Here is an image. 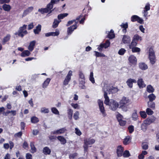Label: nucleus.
I'll list each match as a JSON object with an SVG mask.
<instances>
[{"instance_id": "obj_1", "label": "nucleus", "mask_w": 159, "mask_h": 159, "mask_svg": "<svg viewBox=\"0 0 159 159\" xmlns=\"http://www.w3.org/2000/svg\"><path fill=\"white\" fill-rule=\"evenodd\" d=\"M129 102L130 100L128 98L123 97L119 102V108H121L123 110H126Z\"/></svg>"}, {"instance_id": "obj_2", "label": "nucleus", "mask_w": 159, "mask_h": 159, "mask_svg": "<svg viewBox=\"0 0 159 159\" xmlns=\"http://www.w3.org/2000/svg\"><path fill=\"white\" fill-rule=\"evenodd\" d=\"M78 75L79 78L80 79L79 80L80 87L81 89H85L86 87L85 85V78L84 74L80 70L79 71Z\"/></svg>"}, {"instance_id": "obj_3", "label": "nucleus", "mask_w": 159, "mask_h": 159, "mask_svg": "<svg viewBox=\"0 0 159 159\" xmlns=\"http://www.w3.org/2000/svg\"><path fill=\"white\" fill-rule=\"evenodd\" d=\"M95 140L94 139L89 138L84 140V144L83 146L85 152H88V145L94 143Z\"/></svg>"}, {"instance_id": "obj_4", "label": "nucleus", "mask_w": 159, "mask_h": 159, "mask_svg": "<svg viewBox=\"0 0 159 159\" xmlns=\"http://www.w3.org/2000/svg\"><path fill=\"white\" fill-rule=\"evenodd\" d=\"M27 25H24L22 26L19 28L18 32L15 33V35H18V36L23 38L24 36L28 34L27 31L26 30Z\"/></svg>"}, {"instance_id": "obj_5", "label": "nucleus", "mask_w": 159, "mask_h": 159, "mask_svg": "<svg viewBox=\"0 0 159 159\" xmlns=\"http://www.w3.org/2000/svg\"><path fill=\"white\" fill-rule=\"evenodd\" d=\"M53 6L51 3H48L47 6V7L45 8H41L38 10V11L40 12L41 14L44 13H47L49 12V13H51L52 11L51 10L53 8Z\"/></svg>"}, {"instance_id": "obj_6", "label": "nucleus", "mask_w": 159, "mask_h": 159, "mask_svg": "<svg viewBox=\"0 0 159 159\" xmlns=\"http://www.w3.org/2000/svg\"><path fill=\"white\" fill-rule=\"evenodd\" d=\"M72 71L70 70L65 77L63 82V87L67 85L71 79V77L72 75Z\"/></svg>"}, {"instance_id": "obj_7", "label": "nucleus", "mask_w": 159, "mask_h": 159, "mask_svg": "<svg viewBox=\"0 0 159 159\" xmlns=\"http://www.w3.org/2000/svg\"><path fill=\"white\" fill-rule=\"evenodd\" d=\"M108 105L109 106V108L111 110L115 111L118 108L119 104L116 101L113 99H111L110 104Z\"/></svg>"}, {"instance_id": "obj_8", "label": "nucleus", "mask_w": 159, "mask_h": 159, "mask_svg": "<svg viewBox=\"0 0 159 159\" xmlns=\"http://www.w3.org/2000/svg\"><path fill=\"white\" fill-rule=\"evenodd\" d=\"M98 102L100 111L103 117H105L106 116L107 114L105 112V108L103 106V102L101 100L98 99Z\"/></svg>"}, {"instance_id": "obj_9", "label": "nucleus", "mask_w": 159, "mask_h": 159, "mask_svg": "<svg viewBox=\"0 0 159 159\" xmlns=\"http://www.w3.org/2000/svg\"><path fill=\"white\" fill-rule=\"evenodd\" d=\"M131 20L133 22L137 21L140 24H143V19L136 15H134L131 17Z\"/></svg>"}, {"instance_id": "obj_10", "label": "nucleus", "mask_w": 159, "mask_h": 159, "mask_svg": "<svg viewBox=\"0 0 159 159\" xmlns=\"http://www.w3.org/2000/svg\"><path fill=\"white\" fill-rule=\"evenodd\" d=\"M128 60L129 62L134 66L137 64V59L136 57L133 55H131L129 57Z\"/></svg>"}, {"instance_id": "obj_11", "label": "nucleus", "mask_w": 159, "mask_h": 159, "mask_svg": "<svg viewBox=\"0 0 159 159\" xmlns=\"http://www.w3.org/2000/svg\"><path fill=\"white\" fill-rule=\"evenodd\" d=\"M124 150V148L121 145H119L117 147L116 153L118 157H121L122 156Z\"/></svg>"}, {"instance_id": "obj_12", "label": "nucleus", "mask_w": 159, "mask_h": 159, "mask_svg": "<svg viewBox=\"0 0 159 159\" xmlns=\"http://www.w3.org/2000/svg\"><path fill=\"white\" fill-rule=\"evenodd\" d=\"M137 81L136 80L133 79L129 78L126 81V83L128 87L131 88L133 86V83H136Z\"/></svg>"}, {"instance_id": "obj_13", "label": "nucleus", "mask_w": 159, "mask_h": 159, "mask_svg": "<svg viewBox=\"0 0 159 159\" xmlns=\"http://www.w3.org/2000/svg\"><path fill=\"white\" fill-rule=\"evenodd\" d=\"M131 41L129 36L127 35H124L122 39V41L124 44H129Z\"/></svg>"}, {"instance_id": "obj_14", "label": "nucleus", "mask_w": 159, "mask_h": 159, "mask_svg": "<svg viewBox=\"0 0 159 159\" xmlns=\"http://www.w3.org/2000/svg\"><path fill=\"white\" fill-rule=\"evenodd\" d=\"M77 28L76 23L75 25H72L67 28V34L70 35L72 33L74 30L76 29Z\"/></svg>"}, {"instance_id": "obj_15", "label": "nucleus", "mask_w": 159, "mask_h": 159, "mask_svg": "<svg viewBox=\"0 0 159 159\" xmlns=\"http://www.w3.org/2000/svg\"><path fill=\"white\" fill-rule=\"evenodd\" d=\"M67 130L66 128L64 127L54 131L52 132V134H61L64 133Z\"/></svg>"}, {"instance_id": "obj_16", "label": "nucleus", "mask_w": 159, "mask_h": 159, "mask_svg": "<svg viewBox=\"0 0 159 159\" xmlns=\"http://www.w3.org/2000/svg\"><path fill=\"white\" fill-rule=\"evenodd\" d=\"M155 119L156 118L154 116H152L150 117L147 118L144 121L149 125L154 122L155 120Z\"/></svg>"}, {"instance_id": "obj_17", "label": "nucleus", "mask_w": 159, "mask_h": 159, "mask_svg": "<svg viewBox=\"0 0 159 159\" xmlns=\"http://www.w3.org/2000/svg\"><path fill=\"white\" fill-rule=\"evenodd\" d=\"M104 97L105 98L104 103L106 105H108L110 104V100L107 95V93L105 91H104Z\"/></svg>"}, {"instance_id": "obj_18", "label": "nucleus", "mask_w": 159, "mask_h": 159, "mask_svg": "<svg viewBox=\"0 0 159 159\" xmlns=\"http://www.w3.org/2000/svg\"><path fill=\"white\" fill-rule=\"evenodd\" d=\"M36 43V42L35 40H33L30 42L28 48L30 51L32 52L34 50Z\"/></svg>"}, {"instance_id": "obj_19", "label": "nucleus", "mask_w": 159, "mask_h": 159, "mask_svg": "<svg viewBox=\"0 0 159 159\" xmlns=\"http://www.w3.org/2000/svg\"><path fill=\"white\" fill-rule=\"evenodd\" d=\"M119 90V89L117 87L112 86L109 89L108 92H109V94L111 93L113 94L117 93L118 91Z\"/></svg>"}, {"instance_id": "obj_20", "label": "nucleus", "mask_w": 159, "mask_h": 159, "mask_svg": "<svg viewBox=\"0 0 159 159\" xmlns=\"http://www.w3.org/2000/svg\"><path fill=\"white\" fill-rule=\"evenodd\" d=\"M131 138L129 136H127L124 139L123 143L124 145H126L129 144L131 142Z\"/></svg>"}, {"instance_id": "obj_21", "label": "nucleus", "mask_w": 159, "mask_h": 159, "mask_svg": "<svg viewBox=\"0 0 159 159\" xmlns=\"http://www.w3.org/2000/svg\"><path fill=\"white\" fill-rule=\"evenodd\" d=\"M51 150L48 147H45L43 150V152L45 155H50L51 153Z\"/></svg>"}, {"instance_id": "obj_22", "label": "nucleus", "mask_w": 159, "mask_h": 159, "mask_svg": "<svg viewBox=\"0 0 159 159\" xmlns=\"http://www.w3.org/2000/svg\"><path fill=\"white\" fill-rule=\"evenodd\" d=\"M34 8L32 7H28L26 10H25L24 11L22 16H25L27 15L30 12L32 11L33 10Z\"/></svg>"}, {"instance_id": "obj_23", "label": "nucleus", "mask_w": 159, "mask_h": 159, "mask_svg": "<svg viewBox=\"0 0 159 159\" xmlns=\"http://www.w3.org/2000/svg\"><path fill=\"white\" fill-rule=\"evenodd\" d=\"M57 138L62 144H65L66 143V139L63 136H58Z\"/></svg>"}, {"instance_id": "obj_24", "label": "nucleus", "mask_w": 159, "mask_h": 159, "mask_svg": "<svg viewBox=\"0 0 159 159\" xmlns=\"http://www.w3.org/2000/svg\"><path fill=\"white\" fill-rule=\"evenodd\" d=\"M11 37V35L9 34H7L6 36L4 37L2 41V43L3 45L5 44L6 42L8 41Z\"/></svg>"}, {"instance_id": "obj_25", "label": "nucleus", "mask_w": 159, "mask_h": 159, "mask_svg": "<svg viewBox=\"0 0 159 159\" xmlns=\"http://www.w3.org/2000/svg\"><path fill=\"white\" fill-rule=\"evenodd\" d=\"M41 29V25L39 24L36 28L34 30V32L35 34H39L40 32Z\"/></svg>"}, {"instance_id": "obj_26", "label": "nucleus", "mask_w": 159, "mask_h": 159, "mask_svg": "<svg viewBox=\"0 0 159 159\" xmlns=\"http://www.w3.org/2000/svg\"><path fill=\"white\" fill-rule=\"evenodd\" d=\"M137 83L140 88L144 87L146 86L144 84L142 79H139Z\"/></svg>"}, {"instance_id": "obj_27", "label": "nucleus", "mask_w": 159, "mask_h": 159, "mask_svg": "<svg viewBox=\"0 0 159 159\" xmlns=\"http://www.w3.org/2000/svg\"><path fill=\"white\" fill-rule=\"evenodd\" d=\"M51 80V79L49 78H47L46 80L42 84V87L43 88H47Z\"/></svg>"}, {"instance_id": "obj_28", "label": "nucleus", "mask_w": 159, "mask_h": 159, "mask_svg": "<svg viewBox=\"0 0 159 159\" xmlns=\"http://www.w3.org/2000/svg\"><path fill=\"white\" fill-rule=\"evenodd\" d=\"M3 9L6 11H9L11 9V7L9 5L4 4L2 6Z\"/></svg>"}, {"instance_id": "obj_29", "label": "nucleus", "mask_w": 159, "mask_h": 159, "mask_svg": "<svg viewBox=\"0 0 159 159\" xmlns=\"http://www.w3.org/2000/svg\"><path fill=\"white\" fill-rule=\"evenodd\" d=\"M115 37V34L114 33V31L112 30H111L107 35V37L110 39L114 38Z\"/></svg>"}, {"instance_id": "obj_30", "label": "nucleus", "mask_w": 159, "mask_h": 159, "mask_svg": "<svg viewBox=\"0 0 159 159\" xmlns=\"http://www.w3.org/2000/svg\"><path fill=\"white\" fill-rule=\"evenodd\" d=\"M73 111L71 109L67 110V115L69 119L71 120L72 118Z\"/></svg>"}, {"instance_id": "obj_31", "label": "nucleus", "mask_w": 159, "mask_h": 159, "mask_svg": "<svg viewBox=\"0 0 159 159\" xmlns=\"http://www.w3.org/2000/svg\"><path fill=\"white\" fill-rule=\"evenodd\" d=\"M139 68L143 70H146L148 68V66L146 64L144 63H141L139 64Z\"/></svg>"}, {"instance_id": "obj_32", "label": "nucleus", "mask_w": 159, "mask_h": 159, "mask_svg": "<svg viewBox=\"0 0 159 159\" xmlns=\"http://www.w3.org/2000/svg\"><path fill=\"white\" fill-rule=\"evenodd\" d=\"M61 21V20H58L57 19H55L54 20V22L53 23L52 27L53 28L55 29L58 26V25Z\"/></svg>"}, {"instance_id": "obj_33", "label": "nucleus", "mask_w": 159, "mask_h": 159, "mask_svg": "<svg viewBox=\"0 0 159 159\" xmlns=\"http://www.w3.org/2000/svg\"><path fill=\"white\" fill-rule=\"evenodd\" d=\"M39 121V118L35 116H33L31 118V122L32 123L36 124L38 123Z\"/></svg>"}, {"instance_id": "obj_34", "label": "nucleus", "mask_w": 159, "mask_h": 159, "mask_svg": "<svg viewBox=\"0 0 159 159\" xmlns=\"http://www.w3.org/2000/svg\"><path fill=\"white\" fill-rule=\"evenodd\" d=\"M148 125L144 121L141 126V129L143 131H145L147 130Z\"/></svg>"}, {"instance_id": "obj_35", "label": "nucleus", "mask_w": 159, "mask_h": 159, "mask_svg": "<svg viewBox=\"0 0 159 159\" xmlns=\"http://www.w3.org/2000/svg\"><path fill=\"white\" fill-rule=\"evenodd\" d=\"M30 51L26 50L23 51L21 54V56L22 57H25L26 56H28L30 54Z\"/></svg>"}, {"instance_id": "obj_36", "label": "nucleus", "mask_w": 159, "mask_h": 159, "mask_svg": "<svg viewBox=\"0 0 159 159\" xmlns=\"http://www.w3.org/2000/svg\"><path fill=\"white\" fill-rule=\"evenodd\" d=\"M147 90L149 93H152L154 91V89L151 85H148L147 86Z\"/></svg>"}, {"instance_id": "obj_37", "label": "nucleus", "mask_w": 159, "mask_h": 159, "mask_svg": "<svg viewBox=\"0 0 159 159\" xmlns=\"http://www.w3.org/2000/svg\"><path fill=\"white\" fill-rule=\"evenodd\" d=\"M148 152L146 151H143L142 153L138 156V158L139 159H143L144 157V155L147 154Z\"/></svg>"}, {"instance_id": "obj_38", "label": "nucleus", "mask_w": 159, "mask_h": 159, "mask_svg": "<svg viewBox=\"0 0 159 159\" xmlns=\"http://www.w3.org/2000/svg\"><path fill=\"white\" fill-rule=\"evenodd\" d=\"M30 146L31 150V152L32 153L35 152H36L37 149L34 146V143L31 142L30 143Z\"/></svg>"}, {"instance_id": "obj_39", "label": "nucleus", "mask_w": 159, "mask_h": 159, "mask_svg": "<svg viewBox=\"0 0 159 159\" xmlns=\"http://www.w3.org/2000/svg\"><path fill=\"white\" fill-rule=\"evenodd\" d=\"M68 15L67 13H64L60 14L58 15L57 18L58 20H61L63 19L65 17L67 16Z\"/></svg>"}, {"instance_id": "obj_40", "label": "nucleus", "mask_w": 159, "mask_h": 159, "mask_svg": "<svg viewBox=\"0 0 159 159\" xmlns=\"http://www.w3.org/2000/svg\"><path fill=\"white\" fill-rule=\"evenodd\" d=\"M132 39L138 42V41L139 40L140 41H141L142 39V37L139 36L138 34H136L134 36Z\"/></svg>"}, {"instance_id": "obj_41", "label": "nucleus", "mask_w": 159, "mask_h": 159, "mask_svg": "<svg viewBox=\"0 0 159 159\" xmlns=\"http://www.w3.org/2000/svg\"><path fill=\"white\" fill-rule=\"evenodd\" d=\"M120 26L122 28H123V31L124 32H126V29L128 28V24L127 23H126L125 24L123 23L120 25Z\"/></svg>"}, {"instance_id": "obj_42", "label": "nucleus", "mask_w": 159, "mask_h": 159, "mask_svg": "<svg viewBox=\"0 0 159 159\" xmlns=\"http://www.w3.org/2000/svg\"><path fill=\"white\" fill-rule=\"evenodd\" d=\"M148 106L149 107L152 108L153 110L155 109V104L153 101H149L148 102Z\"/></svg>"}, {"instance_id": "obj_43", "label": "nucleus", "mask_w": 159, "mask_h": 159, "mask_svg": "<svg viewBox=\"0 0 159 159\" xmlns=\"http://www.w3.org/2000/svg\"><path fill=\"white\" fill-rule=\"evenodd\" d=\"M138 42L132 39L131 43L129 45V48H132L135 47L138 44Z\"/></svg>"}, {"instance_id": "obj_44", "label": "nucleus", "mask_w": 159, "mask_h": 159, "mask_svg": "<svg viewBox=\"0 0 159 159\" xmlns=\"http://www.w3.org/2000/svg\"><path fill=\"white\" fill-rule=\"evenodd\" d=\"M148 98L149 99V101H153L155 99L156 97L153 93H152L148 96Z\"/></svg>"}, {"instance_id": "obj_45", "label": "nucleus", "mask_w": 159, "mask_h": 159, "mask_svg": "<svg viewBox=\"0 0 159 159\" xmlns=\"http://www.w3.org/2000/svg\"><path fill=\"white\" fill-rule=\"evenodd\" d=\"M155 52L153 49L150 48L149 50V57H155Z\"/></svg>"}, {"instance_id": "obj_46", "label": "nucleus", "mask_w": 159, "mask_h": 159, "mask_svg": "<svg viewBox=\"0 0 159 159\" xmlns=\"http://www.w3.org/2000/svg\"><path fill=\"white\" fill-rule=\"evenodd\" d=\"M89 80L90 81L93 83H95V80L93 77V72L91 71L90 73V76L89 77Z\"/></svg>"}, {"instance_id": "obj_47", "label": "nucleus", "mask_w": 159, "mask_h": 159, "mask_svg": "<svg viewBox=\"0 0 159 159\" xmlns=\"http://www.w3.org/2000/svg\"><path fill=\"white\" fill-rule=\"evenodd\" d=\"M124 157H128L131 156V155L128 150H125L123 152V155Z\"/></svg>"}, {"instance_id": "obj_48", "label": "nucleus", "mask_w": 159, "mask_h": 159, "mask_svg": "<svg viewBox=\"0 0 159 159\" xmlns=\"http://www.w3.org/2000/svg\"><path fill=\"white\" fill-rule=\"evenodd\" d=\"M134 112L132 114V117L133 120L134 121L136 120L137 119L138 116L137 113V111L134 110Z\"/></svg>"}, {"instance_id": "obj_49", "label": "nucleus", "mask_w": 159, "mask_h": 159, "mask_svg": "<svg viewBox=\"0 0 159 159\" xmlns=\"http://www.w3.org/2000/svg\"><path fill=\"white\" fill-rule=\"evenodd\" d=\"M94 52L95 53V56L97 57H105V55L101 53L98 52L94 51Z\"/></svg>"}, {"instance_id": "obj_50", "label": "nucleus", "mask_w": 159, "mask_h": 159, "mask_svg": "<svg viewBox=\"0 0 159 159\" xmlns=\"http://www.w3.org/2000/svg\"><path fill=\"white\" fill-rule=\"evenodd\" d=\"M79 113L78 111H76L74 114L73 118L75 120H77L79 119Z\"/></svg>"}, {"instance_id": "obj_51", "label": "nucleus", "mask_w": 159, "mask_h": 159, "mask_svg": "<svg viewBox=\"0 0 159 159\" xmlns=\"http://www.w3.org/2000/svg\"><path fill=\"white\" fill-rule=\"evenodd\" d=\"M129 132L130 134L132 133L134 130V126L133 125H129L128 128Z\"/></svg>"}, {"instance_id": "obj_52", "label": "nucleus", "mask_w": 159, "mask_h": 159, "mask_svg": "<svg viewBox=\"0 0 159 159\" xmlns=\"http://www.w3.org/2000/svg\"><path fill=\"white\" fill-rule=\"evenodd\" d=\"M126 52V50L124 48H121L119 50L118 53L120 55H123Z\"/></svg>"}, {"instance_id": "obj_53", "label": "nucleus", "mask_w": 159, "mask_h": 159, "mask_svg": "<svg viewBox=\"0 0 159 159\" xmlns=\"http://www.w3.org/2000/svg\"><path fill=\"white\" fill-rule=\"evenodd\" d=\"M131 49L133 52H139L140 51V48L138 47H134L132 48Z\"/></svg>"}, {"instance_id": "obj_54", "label": "nucleus", "mask_w": 159, "mask_h": 159, "mask_svg": "<svg viewBox=\"0 0 159 159\" xmlns=\"http://www.w3.org/2000/svg\"><path fill=\"white\" fill-rule=\"evenodd\" d=\"M150 4L149 3H148L145 6V7L144 8V10H143L144 12L145 13L147 12L148 11H149L150 9Z\"/></svg>"}, {"instance_id": "obj_55", "label": "nucleus", "mask_w": 159, "mask_h": 159, "mask_svg": "<svg viewBox=\"0 0 159 159\" xmlns=\"http://www.w3.org/2000/svg\"><path fill=\"white\" fill-rule=\"evenodd\" d=\"M41 112L42 113H47L49 112V111L48 108L45 107H42L41 109Z\"/></svg>"}, {"instance_id": "obj_56", "label": "nucleus", "mask_w": 159, "mask_h": 159, "mask_svg": "<svg viewBox=\"0 0 159 159\" xmlns=\"http://www.w3.org/2000/svg\"><path fill=\"white\" fill-rule=\"evenodd\" d=\"M146 112L148 115H151L153 114V111L150 108H148L146 109Z\"/></svg>"}, {"instance_id": "obj_57", "label": "nucleus", "mask_w": 159, "mask_h": 159, "mask_svg": "<svg viewBox=\"0 0 159 159\" xmlns=\"http://www.w3.org/2000/svg\"><path fill=\"white\" fill-rule=\"evenodd\" d=\"M149 58L151 63L152 65L154 64L156 62L155 57H149Z\"/></svg>"}, {"instance_id": "obj_58", "label": "nucleus", "mask_w": 159, "mask_h": 159, "mask_svg": "<svg viewBox=\"0 0 159 159\" xmlns=\"http://www.w3.org/2000/svg\"><path fill=\"white\" fill-rule=\"evenodd\" d=\"M103 44L104 46V48H106L108 47L110 44V43L109 40H107L105 43H103Z\"/></svg>"}, {"instance_id": "obj_59", "label": "nucleus", "mask_w": 159, "mask_h": 159, "mask_svg": "<svg viewBox=\"0 0 159 159\" xmlns=\"http://www.w3.org/2000/svg\"><path fill=\"white\" fill-rule=\"evenodd\" d=\"M139 113L141 117L142 118H145L146 117V113L144 111H140Z\"/></svg>"}, {"instance_id": "obj_60", "label": "nucleus", "mask_w": 159, "mask_h": 159, "mask_svg": "<svg viewBox=\"0 0 159 159\" xmlns=\"http://www.w3.org/2000/svg\"><path fill=\"white\" fill-rule=\"evenodd\" d=\"M51 111L52 112L56 115H58L59 114V112L57 109L55 107H52L51 108Z\"/></svg>"}, {"instance_id": "obj_61", "label": "nucleus", "mask_w": 159, "mask_h": 159, "mask_svg": "<svg viewBox=\"0 0 159 159\" xmlns=\"http://www.w3.org/2000/svg\"><path fill=\"white\" fill-rule=\"evenodd\" d=\"M78 155L77 153H74L73 154H70L69 155V158L70 159H73Z\"/></svg>"}, {"instance_id": "obj_62", "label": "nucleus", "mask_w": 159, "mask_h": 159, "mask_svg": "<svg viewBox=\"0 0 159 159\" xmlns=\"http://www.w3.org/2000/svg\"><path fill=\"white\" fill-rule=\"evenodd\" d=\"M118 121L121 126H124L126 123V121L125 120H119Z\"/></svg>"}, {"instance_id": "obj_63", "label": "nucleus", "mask_w": 159, "mask_h": 159, "mask_svg": "<svg viewBox=\"0 0 159 159\" xmlns=\"http://www.w3.org/2000/svg\"><path fill=\"white\" fill-rule=\"evenodd\" d=\"M75 129V134L78 136H80L82 134V133L80 131V130L76 128Z\"/></svg>"}, {"instance_id": "obj_64", "label": "nucleus", "mask_w": 159, "mask_h": 159, "mask_svg": "<svg viewBox=\"0 0 159 159\" xmlns=\"http://www.w3.org/2000/svg\"><path fill=\"white\" fill-rule=\"evenodd\" d=\"M23 148L25 149H27L28 148V144L26 141H24L23 145Z\"/></svg>"}]
</instances>
